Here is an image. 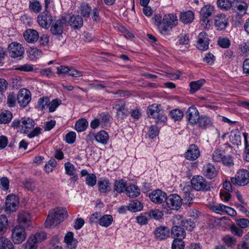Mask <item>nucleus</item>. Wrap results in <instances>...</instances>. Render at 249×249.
<instances>
[{
	"label": "nucleus",
	"instance_id": "1",
	"mask_svg": "<svg viewBox=\"0 0 249 249\" xmlns=\"http://www.w3.org/2000/svg\"><path fill=\"white\" fill-rule=\"evenodd\" d=\"M35 124L33 119L29 117H23L19 119L14 120L11 124V126L17 128L18 131L24 134H27L29 138L37 136L41 132V128L36 127L34 129Z\"/></svg>",
	"mask_w": 249,
	"mask_h": 249
},
{
	"label": "nucleus",
	"instance_id": "2",
	"mask_svg": "<svg viewBox=\"0 0 249 249\" xmlns=\"http://www.w3.org/2000/svg\"><path fill=\"white\" fill-rule=\"evenodd\" d=\"M67 216V212L65 208L58 207L51 210L49 211L45 221L46 227H55L62 222Z\"/></svg>",
	"mask_w": 249,
	"mask_h": 249
},
{
	"label": "nucleus",
	"instance_id": "3",
	"mask_svg": "<svg viewBox=\"0 0 249 249\" xmlns=\"http://www.w3.org/2000/svg\"><path fill=\"white\" fill-rule=\"evenodd\" d=\"M148 116L155 120L157 124L165 123L167 120L166 116L163 114V110L160 105L153 104L149 106L147 109Z\"/></svg>",
	"mask_w": 249,
	"mask_h": 249
},
{
	"label": "nucleus",
	"instance_id": "4",
	"mask_svg": "<svg viewBox=\"0 0 249 249\" xmlns=\"http://www.w3.org/2000/svg\"><path fill=\"white\" fill-rule=\"evenodd\" d=\"M231 181L233 185L244 186L249 182V172L245 169L240 170L235 177L231 178Z\"/></svg>",
	"mask_w": 249,
	"mask_h": 249
},
{
	"label": "nucleus",
	"instance_id": "5",
	"mask_svg": "<svg viewBox=\"0 0 249 249\" xmlns=\"http://www.w3.org/2000/svg\"><path fill=\"white\" fill-rule=\"evenodd\" d=\"M11 239L15 244L23 242L27 237L25 228L21 225H16L11 231Z\"/></svg>",
	"mask_w": 249,
	"mask_h": 249
},
{
	"label": "nucleus",
	"instance_id": "6",
	"mask_svg": "<svg viewBox=\"0 0 249 249\" xmlns=\"http://www.w3.org/2000/svg\"><path fill=\"white\" fill-rule=\"evenodd\" d=\"M192 188L197 191H207L210 189V184L200 176H194L191 180Z\"/></svg>",
	"mask_w": 249,
	"mask_h": 249
},
{
	"label": "nucleus",
	"instance_id": "7",
	"mask_svg": "<svg viewBox=\"0 0 249 249\" xmlns=\"http://www.w3.org/2000/svg\"><path fill=\"white\" fill-rule=\"evenodd\" d=\"M8 49L11 57L21 59L24 53V49L20 44L16 42H12L9 45Z\"/></svg>",
	"mask_w": 249,
	"mask_h": 249
},
{
	"label": "nucleus",
	"instance_id": "8",
	"mask_svg": "<svg viewBox=\"0 0 249 249\" xmlns=\"http://www.w3.org/2000/svg\"><path fill=\"white\" fill-rule=\"evenodd\" d=\"M167 206L172 210H178L182 204V199L177 194H172L165 199Z\"/></svg>",
	"mask_w": 249,
	"mask_h": 249
},
{
	"label": "nucleus",
	"instance_id": "9",
	"mask_svg": "<svg viewBox=\"0 0 249 249\" xmlns=\"http://www.w3.org/2000/svg\"><path fill=\"white\" fill-rule=\"evenodd\" d=\"M31 100L30 91L25 89L19 90L17 96V101L19 106L25 107L28 105Z\"/></svg>",
	"mask_w": 249,
	"mask_h": 249
},
{
	"label": "nucleus",
	"instance_id": "10",
	"mask_svg": "<svg viewBox=\"0 0 249 249\" xmlns=\"http://www.w3.org/2000/svg\"><path fill=\"white\" fill-rule=\"evenodd\" d=\"M209 39L207 34L204 32L199 33L198 36L196 47L200 50L205 51L208 49Z\"/></svg>",
	"mask_w": 249,
	"mask_h": 249
},
{
	"label": "nucleus",
	"instance_id": "11",
	"mask_svg": "<svg viewBox=\"0 0 249 249\" xmlns=\"http://www.w3.org/2000/svg\"><path fill=\"white\" fill-rule=\"evenodd\" d=\"M199 117V112L195 106H191L187 109L186 118L190 124H195L197 123Z\"/></svg>",
	"mask_w": 249,
	"mask_h": 249
},
{
	"label": "nucleus",
	"instance_id": "12",
	"mask_svg": "<svg viewBox=\"0 0 249 249\" xmlns=\"http://www.w3.org/2000/svg\"><path fill=\"white\" fill-rule=\"evenodd\" d=\"M214 23L217 30H224L228 25V18L224 14H218L214 17Z\"/></svg>",
	"mask_w": 249,
	"mask_h": 249
},
{
	"label": "nucleus",
	"instance_id": "13",
	"mask_svg": "<svg viewBox=\"0 0 249 249\" xmlns=\"http://www.w3.org/2000/svg\"><path fill=\"white\" fill-rule=\"evenodd\" d=\"M200 156V151L198 146L194 144H191L184 154L185 158L189 160H194Z\"/></svg>",
	"mask_w": 249,
	"mask_h": 249
},
{
	"label": "nucleus",
	"instance_id": "14",
	"mask_svg": "<svg viewBox=\"0 0 249 249\" xmlns=\"http://www.w3.org/2000/svg\"><path fill=\"white\" fill-rule=\"evenodd\" d=\"M149 197L153 202L161 204L165 201L166 194L160 190H156L150 194Z\"/></svg>",
	"mask_w": 249,
	"mask_h": 249
},
{
	"label": "nucleus",
	"instance_id": "15",
	"mask_svg": "<svg viewBox=\"0 0 249 249\" xmlns=\"http://www.w3.org/2000/svg\"><path fill=\"white\" fill-rule=\"evenodd\" d=\"M177 17L174 15L169 14L165 15L163 17V24L164 26L167 28V35L168 34L170 29L175 27L177 24Z\"/></svg>",
	"mask_w": 249,
	"mask_h": 249
},
{
	"label": "nucleus",
	"instance_id": "16",
	"mask_svg": "<svg viewBox=\"0 0 249 249\" xmlns=\"http://www.w3.org/2000/svg\"><path fill=\"white\" fill-rule=\"evenodd\" d=\"M18 199L13 195H10L7 196L5 202L6 209L8 212H14L16 210L18 205Z\"/></svg>",
	"mask_w": 249,
	"mask_h": 249
},
{
	"label": "nucleus",
	"instance_id": "17",
	"mask_svg": "<svg viewBox=\"0 0 249 249\" xmlns=\"http://www.w3.org/2000/svg\"><path fill=\"white\" fill-rule=\"evenodd\" d=\"M66 22L65 18L62 17L60 19L57 20L52 23L51 31L53 35H60L63 32V24Z\"/></svg>",
	"mask_w": 249,
	"mask_h": 249
},
{
	"label": "nucleus",
	"instance_id": "18",
	"mask_svg": "<svg viewBox=\"0 0 249 249\" xmlns=\"http://www.w3.org/2000/svg\"><path fill=\"white\" fill-rule=\"evenodd\" d=\"M155 237L160 240L167 239L170 236V230L167 227L160 226L154 231Z\"/></svg>",
	"mask_w": 249,
	"mask_h": 249
},
{
	"label": "nucleus",
	"instance_id": "19",
	"mask_svg": "<svg viewBox=\"0 0 249 249\" xmlns=\"http://www.w3.org/2000/svg\"><path fill=\"white\" fill-rule=\"evenodd\" d=\"M53 21L52 16L45 12H42L38 16V24L43 28H48Z\"/></svg>",
	"mask_w": 249,
	"mask_h": 249
},
{
	"label": "nucleus",
	"instance_id": "20",
	"mask_svg": "<svg viewBox=\"0 0 249 249\" xmlns=\"http://www.w3.org/2000/svg\"><path fill=\"white\" fill-rule=\"evenodd\" d=\"M231 7L239 16H242L246 13L247 5V3L244 1L235 0L233 1Z\"/></svg>",
	"mask_w": 249,
	"mask_h": 249
},
{
	"label": "nucleus",
	"instance_id": "21",
	"mask_svg": "<svg viewBox=\"0 0 249 249\" xmlns=\"http://www.w3.org/2000/svg\"><path fill=\"white\" fill-rule=\"evenodd\" d=\"M113 108L116 110V114L118 118L124 119L129 114L128 109L125 107V105L121 102H116Z\"/></svg>",
	"mask_w": 249,
	"mask_h": 249
},
{
	"label": "nucleus",
	"instance_id": "22",
	"mask_svg": "<svg viewBox=\"0 0 249 249\" xmlns=\"http://www.w3.org/2000/svg\"><path fill=\"white\" fill-rule=\"evenodd\" d=\"M23 37L28 43H33L38 39L39 34L36 30L29 29L24 32Z\"/></svg>",
	"mask_w": 249,
	"mask_h": 249
},
{
	"label": "nucleus",
	"instance_id": "23",
	"mask_svg": "<svg viewBox=\"0 0 249 249\" xmlns=\"http://www.w3.org/2000/svg\"><path fill=\"white\" fill-rule=\"evenodd\" d=\"M18 222L21 226L29 227L32 223L30 213L26 212H22L19 213L18 217Z\"/></svg>",
	"mask_w": 249,
	"mask_h": 249
},
{
	"label": "nucleus",
	"instance_id": "24",
	"mask_svg": "<svg viewBox=\"0 0 249 249\" xmlns=\"http://www.w3.org/2000/svg\"><path fill=\"white\" fill-rule=\"evenodd\" d=\"M202 172L204 176L209 179L213 178L217 175L215 168L211 163L206 164L203 166Z\"/></svg>",
	"mask_w": 249,
	"mask_h": 249
},
{
	"label": "nucleus",
	"instance_id": "25",
	"mask_svg": "<svg viewBox=\"0 0 249 249\" xmlns=\"http://www.w3.org/2000/svg\"><path fill=\"white\" fill-rule=\"evenodd\" d=\"M69 24L74 29L80 28L83 26V20L79 15H72L69 18Z\"/></svg>",
	"mask_w": 249,
	"mask_h": 249
},
{
	"label": "nucleus",
	"instance_id": "26",
	"mask_svg": "<svg viewBox=\"0 0 249 249\" xmlns=\"http://www.w3.org/2000/svg\"><path fill=\"white\" fill-rule=\"evenodd\" d=\"M99 191L102 193H106L111 190V183L107 179L101 178L97 182Z\"/></svg>",
	"mask_w": 249,
	"mask_h": 249
},
{
	"label": "nucleus",
	"instance_id": "27",
	"mask_svg": "<svg viewBox=\"0 0 249 249\" xmlns=\"http://www.w3.org/2000/svg\"><path fill=\"white\" fill-rule=\"evenodd\" d=\"M64 241L67 245V249H75L77 247V241L73 238V233L68 232L65 236Z\"/></svg>",
	"mask_w": 249,
	"mask_h": 249
},
{
	"label": "nucleus",
	"instance_id": "28",
	"mask_svg": "<svg viewBox=\"0 0 249 249\" xmlns=\"http://www.w3.org/2000/svg\"><path fill=\"white\" fill-rule=\"evenodd\" d=\"M172 235L174 239H184L186 232L184 229L180 226H175L172 229Z\"/></svg>",
	"mask_w": 249,
	"mask_h": 249
},
{
	"label": "nucleus",
	"instance_id": "29",
	"mask_svg": "<svg viewBox=\"0 0 249 249\" xmlns=\"http://www.w3.org/2000/svg\"><path fill=\"white\" fill-rule=\"evenodd\" d=\"M153 19L155 20V23L158 26L160 32L164 35H167V28L163 24V18L160 15H155Z\"/></svg>",
	"mask_w": 249,
	"mask_h": 249
},
{
	"label": "nucleus",
	"instance_id": "30",
	"mask_svg": "<svg viewBox=\"0 0 249 249\" xmlns=\"http://www.w3.org/2000/svg\"><path fill=\"white\" fill-rule=\"evenodd\" d=\"M125 191L126 195L130 197H137L140 194V189L134 184L126 187Z\"/></svg>",
	"mask_w": 249,
	"mask_h": 249
},
{
	"label": "nucleus",
	"instance_id": "31",
	"mask_svg": "<svg viewBox=\"0 0 249 249\" xmlns=\"http://www.w3.org/2000/svg\"><path fill=\"white\" fill-rule=\"evenodd\" d=\"M194 13L192 11H187L181 13L180 15V19L184 23H190L192 22L194 19Z\"/></svg>",
	"mask_w": 249,
	"mask_h": 249
},
{
	"label": "nucleus",
	"instance_id": "32",
	"mask_svg": "<svg viewBox=\"0 0 249 249\" xmlns=\"http://www.w3.org/2000/svg\"><path fill=\"white\" fill-rule=\"evenodd\" d=\"M229 138L230 141L233 144L239 145L241 143L240 133L237 129L231 132Z\"/></svg>",
	"mask_w": 249,
	"mask_h": 249
},
{
	"label": "nucleus",
	"instance_id": "33",
	"mask_svg": "<svg viewBox=\"0 0 249 249\" xmlns=\"http://www.w3.org/2000/svg\"><path fill=\"white\" fill-rule=\"evenodd\" d=\"M197 123L199 126L203 128L209 127L213 124L211 118L205 115L200 116Z\"/></svg>",
	"mask_w": 249,
	"mask_h": 249
},
{
	"label": "nucleus",
	"instance_id": "34",
	"mask_svg": "<svg viewBox=\"0 0 249 249\" xmlns=\"http://www.w3.org/2000/svg\"><path fill=\"white\" fill-rule=\"evenodd\" d=\"M95 139L98 142L106 144L109 139V136L105 131L101 130L95 136Z\"/></svg>",
	"mask_w": 249,
	"mask_h": 249
},
{
	"label": "nucleus",
	"instance_id": "35",
	"mask_svg": "<svg viewBox=\"0 0 249 249\" xmlns=\"http://www.w3.org/2000/svg\"><path fill=\"white\" fill-rule=\"evenodd\" d=\"M214 12V8L210 5H206L203 6L200 11V18H209L211 16Z\"/></svg>",
	"mask_w": 249,
	"mask_h": 249
},
{
	"label": "nucleus",
	"instance_id": "36",
	"mask_svg": "<svg viewBox=\"0 0 249 249\" xmlns=\"http://www.w3.org/2000/svg\"><path fill=\"white\" fill-rule=\"evenodd\" d=\"M12 113L8 110H4L0 114V124H6L9 123L12 120Z\"/></svg>",
	"mask_w": 249,
	"mask_h": 249
},
{
	"label": "nucleus",
	"instance_id": "37",
	"mask_svg": "<svg viewBox=\"0 0 249 249\" xmlns=\"http://www.w3.org/2000/svg\"><path fill=\"white\" fill-rule=\"evenodd\" d=\"M65 169L66 173L71 176H73L72 178L74 180L77 179V176L75 175L76 169L74 165L70 162H67L65 164Z\"/></svg>",
	"mask_w": 249,
	"mask_h": 249
},
{
	"label": "nucleus",
	"instance_id": "38",
	"mask_svg": "<svg viewBox=\"0 0 249 249\" xmlns=\"http://www.w3.org/2000/svg\"><path fill=\"white\" fill-rule=\"evenodd\" d=\"M113 220L112 215L110 214H105L103 216H101L99 224L101 226L107 228L112 224Z\"/></svg>",
	"mask_w": 249,
	"mask_h": 249
},
{
	"label": "nucleus",
	"instance_id": "39",
	"mask_svg": "<svg viewBox=\"0 0 249 249\" xmlns=\"http://www.w3.org/2000/svg\"><path fill=\"white\" fill-rule=\"evenodd\" d=\"M143 205L139 201L134 200L130 202L127 206V210L132 212L140 211L142 210Z\"/></svg>",
	"mask_w": 249,
	"mask_h": 249
},
{
	"label": "nucleus",
	"instance_id": "40",
	"mask_svg": "<svg viewBox=\"0 0 249 249\" xmlns=\"http://www.w3.org/2000/svg\"><path fill=\"white\" fill-rule=\"evenodd\" d=\"M205 80L203 79L192 81L190 83V92L194 93L197 91L204 84Z\"/></svg>",
	"mask_w": 249,
	"mask_h": 249
},
{
	"label": "nucleus",
	"instance_id": "41",
	"mask_svg": "<svg viewBox=\"0 0 249 249\" xmlns=\"http://www.w3.org/2000/svg\"><path fill=\"white\" fill-rule=\"evenodd\" d=\"M88 126V123L85 119H81L77 121L75 128L77 131L82 132L86 129Z\"/></svg>",
	"mask_w": 249,
	"mask_h": 249
},
{
	"label": "nucleus",
	"instance_id": "42",
	"mask_svg": "<svg viewBox=\"0 0 249 249\" xmlns=\"http://www.w3.org/2000/svg\"><path fill=\"white\" fill-rule=\"evenodd\" d=\"M0 249H14V246L10 240L5 237H0Z\"/></svg>",
	"mask_w": 249,
	"mask_h": 249
},
{
	"label": "nucleus",
	"instance_id": "43",
	"mask_svg": "<svg viewBox=\"0 0 249 249\" xmlns=\"http://www.w3.org/2000/svg\"><path fill=\"white\" fill-rule=\"evenodd\" d=\"M217 4L218 7L222 11H227L232 6L230 0H217Z\"/></svg>",
	"mask_w": 249,
	"mask_h": 249
},
{
	"label": "nucleus",
	"instance_id": "44",
	"mask_svg": "<svg viewBox=\"0 0 249 249\" xmlns=\"http://www.w3.org/2000/svg\"><path fill=\"white\" fill-rule=\"evenodd\" d=\"M114 190L119 193H121L125 191L126 188L125 183L123 179L116 180L114 183Z\"/></svg>",
	"mask_w": 249,
	"mask_h": 249
},
{
	"label": "nucleus",
	"instance_id": "45",
	"mask_svg": "<svg viewBox=\"0 0 249 249\" xmlns=\"http://www.w3.org/2000/svg\"><path fill=\"white\" fill-rule=\"evenodd\" d=\"M170 115L175 121H178L182 119L183 112L181 110L175 109L170 112Z\"/></svg>",
	"mask_w": 249,
	"mask_h": 249
},
{
	"label": "nucleus",
	"instance_id": "46",
	"mask_svg": "<svg viewBox=\"0 0 249 249\" xmlns=\"http://www.w3.org/2000/svg\"><path fill=\"white\" fill-rule=\"evenodd\" d=\"M8 225V219L4 214L0 215V235L5 232Z\"/></svg>",
	"mask_w": 249,
	"mask_h": 249
},
{
	"label": "nucleus",
	"instance_id": "47",
	"mask_svg": "<svg viewBox=\"0 0 249 249\" xmlns=\"http://www.w3.org/2000/svg\"><path fill=\"white\" fill-rule=\"evenodd\" d=\"M49 102L50 99L47 97L40 98L37 102V108L40 110H43L48 107Z\"/></svg>",
	"mask_w": 249,
	"mask_h": 249
},
{
	"label": "nucleus",
	"instance_id": "48",
	"mask_svg": "<svg viewBox=\"0 0 249 249\" xmlns=\"http://www.w3.org/2000/svg\"><path fill=\"white\" fill-rule=\"evenodd\" d=\"M185 243L183 239L175 238L174 239L171 246V249H184Z\"/></svg>",
	"mask_w": 249,
	"mask_h": 249
},
{
	"label": "nucleus",
	"instance_id": "49",
	"mask_svg": "<svg viewBox=\"0 0 249 249\" xmlns=\"http://www.w3.org/2000/svg\"><path fill=\"white\" fill-rule=\"evenodd\" d=\"M30 238L37 244L46 239V234L43 231L37 232L33 236L30 237Z\"/></svg>",
	"mask_w": 249,
	"mask_h": 249
},
{
	"label": "nucleus",
	"instance_id": "50",
	"mask_svg": "<svg viewBox=\"0 0 249 249\" xmlns=\"http://www.w3.org/2000/svg\"><path fill=\"white\" fill-rule=\"evenodd\" d=\"M181 225L182 227L189 231H192L196 226L195 223L191 219L182 220L181 222Z\"/></svg>",
	"mask_w": 249,
	"mask_h": 249
},
{
	"label": "nucleus",
	"instance_id": "51",
	"mask_svg": "<svg viewBox=\"0 0 249 249\" xmlns=\"http://www.w3.org/2000/svg\"><path fill=\"white\" fill-rule=\"evenodd\" d=\"M81 14L84 18H89L90 16L91 7L87 3H82L80 6Z\"/></svg>",
	"mask_w": 249,
	"mask_h": 249
},
{
	"label": "nucleus",
	"instance_id": "52",
	"mask_svg": "<svg viewBox=\"0 0 249 249\" xmlns=\"http://www.w3.org/2000/svg\"><path fill=\"white\" fill-rule=\"evenodd\" d=\"M61 104V101L59 99H55L49 102L48 105L49 112H54Z\"/></svg>",
	"mask_w": 249,
	"mask_h": 249
},
{
	"label": "nucleus",
	"instance_id": "53",
	"mask_svg": "<svg viewBox=\"0 0 249 249\" xmlns=\"http://www.w3.org/2000/svg\"><path fill=\"white\" fill-rule=\"evenodd\" d=\"M29 8L32 11L37 13L41 11L42 6L38 1L34 0L30 2Z\"/></svg>",
	"mask_w": 249,
	"mask_h": 249
},
{
	"label": "nucleus",
	"instance_id": "54",
	"mask_svg": "<svg viewBox=\"0 0 249 249\" xmlns=\"http://www.w3.org/2000/svg\"><path fill=\"white\" fill-rule=\"evenodd\" d=\"M226 208L227 206L224 205V204L220 203L219 204H214L211 207V210L218 214H223L225 213V211H226Z\"/></svg>",
	"mask_w": 249,
	"mask_h": 249
},
{
	"label": "nucleus",
	"instance_id": "55",
	"mask_svg": "<svg viewBox=\"0 0 249 249\" xmlns=\"http://www.w3.org/2000/svg\"><path fill=\"white\" fill-rule=\"evenodd\" d=\"M224 155L223 151L216 149L212 154V160L214 162H221Z\"/></svg>",
	"mask_w": 249,
	"mask_h": 249
},
{
	"label": "nucleus",
	"instance_id": "56",
	"mask_svg": "<svg viewBox=\"0 0 249 249\" xmlns=\"http://www.w3.org/2000/svg\"><path fill=\"white\" fill-rule=\"evenodd\" d=\"M30 57L32 59L37 58L41 56L42 52L36 48H32L29 50Z\"/></svg>",
	"mask_w": 249,
	"mask_h": 249
},
{
	"label": "nucleus",
	"instance_id": "57",
	"mask_svg": "<svg viewBox=\"0 0 249 249\" xmlns=\"http://www.w3.org/2000/svg\"><path fill=\"white\" fill-rule=\"evenodd\" d=\"M33 65L29 64H25L23 65L16 66L15 70L19 71L29 72L33 71Z\"/></svg>",
	"mask_w": 249,
	"mask_h": 249
},
{
	"label": "nucleus",
	"instance_id": "58",
	"mask_svg": "<svg viewBox=\"0 0 249 249\" xmlns=\"http://www.w3.org/2000/svg\"><path fill=\"white\" fill-rule=\"evenodd\" d=\"M86 182L89 186L93 187L96 183V176L93 174L88 175L86 178Z\"/></svg>",
	"mask_w": 249,
	"mask_h": 249
},
{
	"label": "nucleus",
	"instance_id": "59",
	"mask_svg": "<svg viewBox=\"0 0 249 249\" xmlns=\"http://www.w3.org/2000/svg\"><path fill=\"white\" fill-rule=\"evenodd\" d=\"M220 162H222L224 165L228 167H231L233 165V160L232 157L230 155H224L222 160Z\"/></svg>",
	"mask_w": 249,
	"mask_h": 249
},
{
	"label": "nucleus",
	"instance_id": "60",
	"mask_svg": "<svg viewBox=\"0 0 249 249\" xmlns=\"http://www.w3.org/2000/svg\"><path fill=\"white\" fill-rule=\"evenodd\" d=\"M217 44L223 48H227L229 47L231 42L229 38L220 37L217 41Z\"/></svg>",
	"mask_w": 249,
	"mask_h": 249
},
{
	"label": "nucleus",
	"instance_id": "61",
	"mask_svg": "<svg viewBox=\"0 0 249 249\" xmlns=\"http://www.w3.org/2000/svg\"><path fill=\"white\" fill-rule=\"evenodd\" d=\"M147 213L148 217L157 220L161 218L163 215L162 213L158 210L150 211Z\"/></svg>",
	"mask_w": 249,
	"mask_h": 249
},
{
	"label": "nucleus",
	"instance_id": "62",
	"mask_svg": "<svg viewBox=\"0 0 249 249\" xmlns=\"http://www.w3.org/2000/svg\"><path fill=\"white\" fill-rule=\"evenodd\" d=\"M236 223L241 229H245L249 226V220L246 218L236 219Z\"/></svg>",
	"mask_w": 249,
	"mask_h": 249
},
{
	"label": "nucleus",
	"instance_id": "63",
	"mask_svg": "<svg viewBox=\"0 0 249 249\" xmlns=\"http://www.w3.org/2000/svg\"><path fill=\"white\" fill-rule=\"evenodd\" d=\"M223 240L226 245L230 247H231L233 245H234L236 243L235 239L230 235H226L223 238Z\"/></svg>",
	"mask_w": 249,
	"mask_h": 249
},
{
	"label": "nucleus",
	"instance_id": "64",
	"mask_svg": "<svg viewBox=\"0 0 249 249\" xmlns=\"http://www.w3.org/2000/svg\"><path fill=\"white\" fill-rule=\"evenodd\" d=\"M37 247V244L29 237L25 245V249H36Z\"/></svg>",
	"mask_w": 249,
	"mask_h": 249
}]
</instances>
